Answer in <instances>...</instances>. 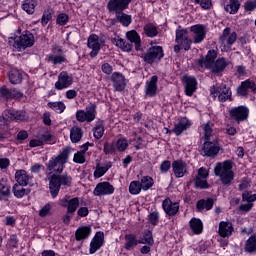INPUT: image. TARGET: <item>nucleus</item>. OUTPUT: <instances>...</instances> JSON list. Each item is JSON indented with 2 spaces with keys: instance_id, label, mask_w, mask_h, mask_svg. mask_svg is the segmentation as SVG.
<instances>
[{
  "instance_id": "1",
  "label": "nucleus",
  "mask_w": 256,
  "mask_h": 256,
  "mask_svg": "<svg viewBox=\"0 0 256 256\" xmlns=\"http://www.w3.org/2000/svg\"><path fill=\"white\" fill-rule=\"evenodd\" d=\"M71 149L64 148L57 156H52L46 163L47 171L54 173V175H61L65 169V164L69 161Z\"/></svg>"
},
{
  "instance_id": "2",
  "label": "nucleus",
  "mask_w": 256,
  "mask_h": 256,
  "mask_svg": "<svg viewBox=\"0 0 256 256\" xmlns=\"http://www.w3.org/2000/svg\"><path fill=\"white\" fill-rule=\"evenodd\" d=\"M233 165V160H225L223 162L216 163L214 173L216 177H220L222 184L229 186L231 183H233V179H235Z\"/></svg>"
},
{
  "instance_id": "3",
  "label": "nucleus",
  "mask_w": 256,
  "mask_h": 256,
  "mask_svg": "<svg viewBox=\"0 0 256 256\" xmlns=\"http://www.w3.org/2000/svg\"><path fill=\"white\" fill-rule=\"evenodd\" d=\"M73 177L67 174H52L49 178V191L52 199H56L62 187H71Z\"/></svg>"
},
{
  "instance_id": "4",
  "label": "nucleus",
  "mask_w": 256,
  "mask_h": 256,
  "mask_svg": "<svg viewBox=\"0 0 256 256\" xmlns=\"http://www.w3.org/2000/svg\"><path fill=\"white\" fill-rule=\"evenodd\" d=\"M11 39L14 42L13 47L17 51H25V49H29V47L35 45V36L28 30L23 31L19 36L12 37Z\"/></svg>"
},
{
  "instance_id": "5",
  "label": "nucleus",
  "mask_w": 256,
  "mask_h": 256,
  "mask_svg": "<svg viewBox=\"0 0 256 256\" xmlns=\"http://www.w3.org/2000/svg\"><path fill=\"white\" fill-rule=\"evenodd\" d=\"M211 95L218 97L220 103H226V101H233V92L230 87H227V84L220 83L216 84L210 89Z\"/></svg>"
},
{
  "instance_id": "6",
  "label": "nucleus",
  "mask_w": 256,
  "mask_h": 256,
  "mask_svg": "<svg viewBox=\"0 0 256 256\" xmlns=\"http://www.w3.org/2000/svg\"><path fill=\"white\" fill-rule=\"evenodd\" d=\"M165 57V51L163 50V46H151L146 53L143 55L144 63L148 65H153V63H157L161 61Z\"/></svg>"
},
{
  "instance_id": "7",
  "label": "nucleus",
  "mask_w": 256,
  "mask_h": 256,
  "mask_svg": "<svg viewBox=\"0 0 256 256\" xmlns=\"http://www.w3.org/2000/svg\"><path fill=\"white\" fill-rule=\"evenodd\" d=\"M97 117V104H90V106L86 107L85 110H78L76 112V120L79 123H91L95 121V118Z\"/></svg>"
},
{
  "instance_id": "8",
  "label": "nucleus",
  "mask_w": 256,
  "mask_h": 256,
  "mask_svg": "<svg viewBox=\"0 0 256 256\" xmlns=\"http://www.w3.org/2000/svg\"><path fill=\"white\" fill-rule=\"evenodd\" d=\"M249 107L240 105L229 110V117L235 123H243L249 119Z\"/></svg>"
},
{
  "instance_id": "9",
  "label": "nucleus",
  "mask_w": 256,
  "mask_h": 256,
  "mask_svg": "<svg viewBox=\"0 0 256 256\" xmlns=\"http://www.w3.org/2000/svg\"><path fill=\"white\" fill-rule=\"evenodd\" d=\"M131 2L128 0H108L106 9L111 15H118L119 13L127 11Z\"/></svg>"
},
{
  "instance_id": "10",
  "label": "nucleus",
  "mask_w": 256,
  "mask_h": 256,
  "mask_svg": "<svg viewBox=\"0 0 256 256\" xmlns=\"http://www.w3.org/2000/svg\"><path fill=\"white\" fill-rule=\"evenodd\" d=\"M219 55V51L215 49L208 50L206 56H201L197 61L196 64L198 67L203 69H211L213 65H215V61H217V56Z\"/></svg>"
},
{
  "instance_id": "11",
  "label": "nucleus",
  "mask_w": 256,
  "mask_h": 256,
  "mask_svg": "<svg viewBox=\"0 0 256 256\" xmlns=\"http://www.w3.org/2000/svg\"><path fill=\"white\" fill-rule=\"evenodd\" d=\"M73 83V74H69L67 71H62L58 75V80L54 84V89L63 91L64 89H69Z\"/></svg>"
},
{
  "instance_id": "12",
  "label": "nucleus",
  "mask_w": 256,
  "mask_h": 256,
  "mask_svg": "<svg viewBox=\"0 0 256 256\" xmlns=\"http://www.w3.org/2000/svg\"><path fill=\"white\" fill-rule=\"evenodd\" d=\"M103 43H105V40H99V36L97 34H90L87 39V47L92 50L90 52L91 59H95V57L99 55V51H101Z\"/></svg>"
},
{
  "instance_id": "13",
  "label": "nucleus",
  "mask_w": 256,
  "mask_h": 256,
  "mask_svg": "<svg viewBox=\"0 0 256 256\" xmlns=\"http://www.w3.org/2000/svg\"><path fill=\"white\" fill-rule=\"evenodd\" d=\"M221 151V146L219 145V140L211 141V139L204 140V144L202 146V152L205 157L215 158L216 155H219Z\"/></svg>"
},
{
  "instance_id": "14",
  "label": "nucleus",
  "mask_w": 256,
  "mask_h": 256,
  "mask_svg": "<svg viewBox=\"0 0 256 256\" xmlns=\"http://www.w3.org/2000/svg\"><path fill=\"white\" fill-rule=\"evenodd\" d=\"M58 205L67 209L68 213H74L79 209V197L71 198L69 195H65L63 198L59 199Z\"/></svg>"
},
{
  "instance_id": "15",
  "label": "nucleus",
  "mask_w": 256,
  "mask_h": 256,
  "mask_svg": "<svg viewBox=\"0 0 256 256\" xmlns=\"http://www.w3.org/2000/svg\"><path fill=\"white\" fill-rule=\"evenodd\" d=\"M115 187L108 181L99 182L93 190L94 197H105L106 195H113Z\"/></svg>"
},
{
  "instance_id": "16",
  "label": "nucleus",
  "mask_w": 256,
  "mask_h": 256,
  "mask_svg": "<svg viewBox=\"0 0 256 256\" xmlns=\"http://www.w3.org/2000/svg\"><path fill=\"white\" fill-rule=\"evenodd\" d=\"M219 41L224 45V47L231 49V47H233L237 42V32H231V28L226 27L223 30L222 35L219 37Z\"/></svg>"
},
{
  "instance_id": "17",
  "label": "nucleus",
  "mask_w": 256,
  "mask_h": 256,
  "mask_svg": "<svg viewBox=\"0 0 256 256\" xmlns=\"http://www.w3.org/2000/svg\"><path fill=\"white\" fill-rule=\"evenodd\" d=\"M249 89L252 91V93H256V83L254 80L246 79L237 87L236 95L238 97H249Z\"/></svg>"
},
{
  "instance_id": "18",
  "label": "nucleus",
  "mask_w": 256,
  "mask_h": 256,
  "mask_svg": "<svg viewBox=\"0 0 256 256\" xmlns=\"http://www.w3.org/2000/svg\"><path fill=\"white\" fill-rule=\"evenodd\" d=\"M111 81L113 88L115 91H118V93H123L125 89H127V79L125 78V75L121 72H114L111 76Z\"/></svg>"
},
{
  "instance_id": "19",
  "label": "nucleus",
  "mask_w": 256,
  "mask_h": 256,
  "mask_svg": "<svg viewBox=\"0 0 256 256\" xmlns=\"http://www.w3.org/2000/svg\"><path fill=\"white\" fill-rule=\"evenodd\" d=\"M103 245H105V233L103 231H98L90 241V255H95V252L99 251Z\"/></svg>"
},
{
  "instance_id": "20",
  "label": "nucleus",
  "mask_w": 256,
  "mask_h": 256,
  "mask_svg": "<svg viewBox=\"0 0 256 256\" xmlns=\"http://www.w3.org/2000/svg\"><path fill=\"white\" fill-rule=\"evenodd\" d=\"M162 209L168 217H175L179 213V202H173L171 198L162 201Z\"/></svg>"
},
{
  "instance_id": "21",
  "label": "nucleus",
  "mask_w": 256,
  "mask_h": 256,
  "mask_svg": "<svg viewBox=\"0 0 256 256\" xmlns=\"http://www.w3.org/2000/svg\"><path fill=\"white\" fill-rule=\"evenodd\" d=\"M191 33H194V41L196 45L199 43H203L205 41V37H207V30L203 24H195L190 27Z\"/></svg>"
},
{
  "instance_id": "22",
  "label": "nucleus",
  "mask_w": 256,
  "mask_h": 256,
  "mask_svg": "<svg viewBox=\"0 0 256 256\" xmlns=\"http://www.w3.org/2000/svg\"><path fill=\"white\" fill-rule=\"evenodd\" d=\"M172 171L177 179L185 177V174H187V162L183 159L174 160L172 162Z\"/></svg>"
},
{
  "instance_id": "23",
  "label": "nucleus",
  "mask_w": 256,
  "mask_h": 256,
  "mask_svg": "<svg viewBox=\"0 0 256 256\" xmlns=\"http://www.w3.org/2000/svg\"><path fill=\"white\" fill-rule=\"evenodd\" d=\"M191 127V121L189 119L184 118L178 121L177 124L174 125V128L169 130L167 129L166 133H174L176 137H181L184 131H187Z\"/></svg>"
},
{
  "instance_id": "24",
  "label": "nucleus",
  "mask_w": 256,
  "mask_h": 256,
  "mask_svg": "<svg viewBox=\"0 0 256 256\" xmlns=\"http://www.w3.org/2000/svg\"><path fill=\"white\" fill-rule=\"evenodd\" d=\"M185 83V94L187 97H193V93L197 91V78L195 76H183Z\"/></svg>"
},
{
  "instance_id": "25",
  "label": "nucleus",
  "mask_w": 256,
  "mask_h": 256,
  "mask_svg": "<svg viewBox=\"0 0 256 256\" xmlns=\"http://www.w3.org/2000/svg\"><path fill=\"white\" fill-rule=\"evenodd\" d=\"M235 232V228L233 227V223L230 221H221L219 223L218 233L220 237H231Z\"/></svg>"
},
{
  "instance_id": "26",
  "label": "nucleus",
  "mask_w": 256,
  "mask_h": 256,
  "mask_svg": "<svg viewBox=\"0 0 256 256\" xmlns=\"http://www.w3.org/2000/svg\"><path fill=\"white\" fill-rule=\"evenodd\" d=\"M92 229L89 225L80 226L75 231V239L76 241H85L91 237Z\"/></svg>"
},
{
  "instance_id": "27",
  "label": "nucleus",
  "mask_w": 256,
  "mask_h": 256,
  "mask_svg": "<svg viewBox=\"0 0 256 256\" xmlns=\"http://www.w3.org/2000/svg\"><path fill=\"white\" fill-rule=\"evenodd\" d=\"M214 205L215 200H213V198L200 199L196 202V210L198 213H202V211H211Z\"/></svg>"
},
{
  "instance_id": "28",
  "label": "nucleus",
  "mask_w": 256,
  "mask_h": 256,
  "mask_svg": "<svg viewBox=\"0 0 256 256\" xmlns=\"http://www.w3.org/2000/svg\"><path fill=\"white\" fill-rule=\"evenodd\" d=\"M32 177L29 176V174L23 170L19 169L15 172V181L17 185L26 186L29 185V181H31Z\"/></svg>"
},
{
  "instance_id": "29",
  "label": "nucleus",
  "mask_w": 256,
  "mask_h": 256,
  "mask_svg": "<svg viewBox=\"0 0 256 256\" xmlns=\"http://www.w3.org/2000/svg\"><path fill=\"white\" fill-rule=\"evenodd\" d=\"M126 39L130 41V43H134L135 51H141V36L137 32V30H130L126 33Z\"/></svg>"
},
{
  "instance_id": "30",
  "label": "nucleus",
  "mask_w": 256,
  "mask_h": 256,
  "mask_svg": "<svg viewBox=\"0 0 256 256\" xmlns=\"http://www.w3.org/2000/svg\"><path fill=\"white\" fill-rule=\"evenodd\" d=\"M24 187L26 186H23L21 184H14L12 186V193L16 199H23V197H27V195H30L31 189Z\"/></svg>"
},
{
  "instance_id": "31",
  "label": "nucleus",
  "mask_w": 256,
  "mask_h": 256,
  "mask_svg": "<svg viewBox=\"0 0 256 256\" xmlns=\"http://www.w3.org/2000/svg\"><path fill=\"white\" fill-rule=\"evenodd\" d=\"M228 66H229V62L225 59V57H219L214 62V64L210 69L212 73L219 74V73H223V71H225V69H227Z\"/></svg>"
},
{
  "instance_id": "32",
  "label": "nucleus",
  "mask_w": 256,
  "mask_h": 256,
  "mask_svg": "<svg viewBox=\"0 0 256 256\" xmlns=\"http://www.w3.org/2000/svg\"><path fill=\"white\" fill-rule=\"evenodd\" d=\"M157 81H159V77L154 75L151 77L150 81L147 82L146 95L148 97H155V95H157Z\"/></svg>"
},
{
  "instance_id": "33",
  "label": "nucleus",
  "mask_w": 256,
  "mask_h": 256,
  "mask_svg": "<svg viewBox=\"0 0 256 256\" xmlns=\"http://www.w3.org/2000/svg\"><path fill=\"white\" fill-rule=\"evenodd\" d=\"M8 79L12 85L23 83V74L19 69L13 68L8 72Z\"/></svg>"
},
{
  "instance_id": "34",
  "label": "nucleus",
  "mask_w": 256,
  "mask_h": 256,
  "mask_svg": "<svg viewBox=\"0 0 256 256\" xmlns=\"http://www.w3.org/2000/svg\"><path fill=\"white\" fill-rule=\"evenodd\" d=\"M8 117L11 121H27V119H29L27 112L13 109L8 110Z\"/></svg>"
},
{
  "instance_id": "35",
  "label": "nucleus",
  "mask_w": 256,
  "mask_h": 256,
  "mask_svg": "<svg viewBox=\"0 0 256 256\" xmlns=\"http://www.w3.org/2000/svg\"><path fill=\"white\" fill-rule=\"evenodd\" d=\"M189 227L194 235H201L203 233V221L199 218H192L189 221Z\"/></svg>"
},
{
  "instance_id": "36",
  "label": "nucleus",
  "mask_w": 256,
  "mask_h": 256,
  "mask_svg": "<svg viewBox=\"0 0 256 256\" xmlns=\"http://www.w3.org/2000/svg\"><path fill=\"white\" fill-rule=\"evenodd\" d=\"M113 167V163L107 162L104 166H101L99 163L96 164V168L94 170V179H101Z\"/></svg>"
},
{
  "instance_id": "37",
  "label": "nucleus",
  "mask_w": 256,
  "mask_h": 256,
  "mask_svg": "<svg viewBox=\"0 0 256 256\" xmlns=\"http://www.w3.org/2000/svg\"><path fill=\"white\" fill-rule=\"evenodd\" d=\"M244 251L250 255H255L256 253V233L252 234L246 241L244 246Z\"/></svg>"
},
{
  "instance_id": "38",
  "label": "nucleus",
  "mask_w": 256,
  "mask_h": 256,
  "mask_svg": "<svg viewBox=\"0 0 256 256\" xmlns=\"http://www.w3.org/2000/svg\"><path fill=\"white\" fill-rule=\"evenodd\" d=\"M125 239V244H124V249L126 251H133L135 247H137V235L135 234H126L124 236Z\"/></svg>"
},
{
  "instance_id": "39",
  "label": "nucleus",
  "mask_w": 256,
  "mask_h": 256,
  "mask_svg": "<svg viewBox=\"0 0 256 256\" xmlns=\"http://www.w3.org/2000/svg\"><path fill=\"white\" fill-rule=\"evenodd\" d=\"M83 139V129L79 126H74L70 129V141L72 143H79Z\"/></svg>"
},
{
  "instance_id": "40",
  "label": "nucleus",
  "mask_w": 256,
  "mask_h": 256,
  "mask_svg": "<svg viewBox=\"0 0 256 256\" xmlns=\"http://www.w3.org/2000/svg\"><path fill=\"white\" fill-rule=\"evenodd\" d=\"M11 197V186L0 181V201H9Z\"/></svg>"
},
{
  "instance_id": "41",
  "label": "nucleus",
  "mask_w": 256,
  "mask_h": 256,
  "mask_svg": "<svg viewBox=\"0 0 256 256\" xmlns=\"http://www.w3.org/2000/svg\"><path fill=\"white\" fill-rule=\"evenodd\" d=\"M241 8V2L239 0H229V4L224 6V9L230 15H237L239 13V9Z\"/></svg>"
},
{
  "instance_id": "42",
  "label": "nucleus",
  "mask_w": 256,
  "mask_h": 256,
  "mask_svg": "<svg viewBox=\"0 0 256 256\" xmlns=\"http://www.w3.org/2000/svg\"><path fill=\"white\" fill-rule=\"evenodd\" d=\"M117 21L121 23L122 27H129L133 23V16L125 12H120L117 14Z\"/></svg>"
},
{
  "instance_id": "43",
  "label": "nucleus",
  "mask_w": 256,
  "mask_h": 256,
  "mask_svg": "<svg viewBox=\"0 0 256 256\" xmlns=\"http://www.w3.org/2000/svg\"><path fill=\"white\" fill-rule=\"evenodd\" d=\"M35 7H37V0H23L22 2V10L28 15L35 13Z\"/></svg>"
},
{
  "instance_id": "44",
  "label": "nucleus",
  "mask_w": 256,
  "mask_h": 256,
  "mask_svg": "<svg viewBox=\"0 0 256 256\" xmlns=\"http://www.w3.org/2000/svg\"><path fill=\"white\" fill-rule=\"evenodd\" d=\"M143 30L146 37H150V39H153V37H157L159 35V30H157V26H155V24L151 22L144 25Z\"/></svg>"
},
{
  "instance_id": "45",
  "label": "nucleus",
  "mask_w": 256,
  "mask_h": 256,
  "mask_svg": "<svg viewBox=\"0 0 256 256\" xmlns=\"http://www.w3.org/2000/svg\"><path fill=\"white\" fill-rule=\"evenodd\" d=\"M40 141H42V145H55L57 143V138L55 135L45 132L39 135Z\"/></svg>"
},
{
  "instance_id": "46",
  "label": "nucleus",
  "mask_w": 256,
  "mask_h": 256,
  "mask_svg": "<svg viewBox=\"0 0 256 256\" xmlns=\"http://www.w3.org/2000/svg\"><path fill=\"white\" fill-rule=\"evenodd\" d=\"M47 107L58 114L65 113V109H67V106L63 101L48 102Z\"/></svg>"
},
{
  "instance_id": "47",
  "label": "nucleus",
  "mask_w": 256,
  "mask_h": 256,
  "mask_svg": "<svg viewBox=\"0 0 256 256\" xmlns=\"http://www.w3.org/2000/svg\"><path fill=\"white\" fill-rule=\"evenodd\" d=\"M48 61L52 63V65H63V63H69V61L67 60V56H65L64 54H50L48 56Z\"/></svg>"
},
{
  "instance_id": "48",
  "label": "nucleus",
  "mask_w": 256,
  "mask_h": 256,
  "mask_svg": "<svg viewBox=\"0 0 256 256\" xmlns=\"http://www.w3.org/2000/svg\"><path fill=\"white\" fill-rule=\"evenodd\" d=\"M140 185L142 187V191H149L155 185V180L151 176H142L140 179Z\"/></svg>"
},
{
  "instance_id": "49",
  "label": "nucleus",
  "mask_w": 256,
  "mask_h": 256,
  "mask_svg": "<svg viewBox=\"0 0 256 256\" xmlns=\"http://www.w3.org/2000/svg\"><path fill=\"white\" fill-rule=\"evenodd\" d=\"M116 47L121 48L126 53H131V51H133V44L122 38L116 40Z\"/></svg>"
},
{
  "instance_id": "50",
  "label": "nucleus",
  "mask_w": 256,
  "mask_h": 256,
  "mask_svg": "<svg viewBox=\"0 0 256 256\" xmlns=\"http://www.w3.org/2000/svg\"><path fill=\"white\" fill-rule=\"evenodd\" d=\"M52 19H53V9L46 8L41 17L42 27H47V25L49 24V21H51Z\"/></svg>"
},
{
  "instance_id": "51",
  "label": "nucleus",
  "mask_w": 256,
  "mask_h": 256,
  "mask_svg": "<svg viewBox=\"0 0 256 256\" xmlns=\"http://www.w3.org/2000/svg\"><path fill=\"white\" fill-rule=\"evenodd\" d=\"M143 191V188L141 186V182L139 180H134L130 182L129 185V193L130 195H139Z\"/></svg>"
},
{
  "instance_id": "52",
  "label": "nucleus",
  "mask_w": 256,
  "mask_h": 256,
  "mask_svg": "<svg viewBox=\"0 0 256 256\" xmlns=\"http://www.w3.org/2000/svg\"><path fill=\"white\" fill-rule=\"evenodd\" d=\"M11 118L9 117V110H6L2 116H0V129H10Z\"/></svg>"
},
{
  "instance_id": "53",
  "label": "nucleus",
  "mask_w": 256,
  "mask_h": 256,
  "mask_svg": "<svg viewBox=\"0 0 256 256\" xmlns=\"http://www.w3.org/2000/svg\"><path fill=\"white\" fill-rule=\"evenodd\" d=\"M93 135L95 139H101V137L105 135V126L103 125V122L97 124L93 128Z\"/></svg>"
},
{
  "instance_id": "54",
  "label": "nucleus",
  "mask_w": 256,
  "mask_h": 256,
  "mask_svg": "<svg viewBox=\"0 0 256 256\" xmlns=\"http://www.w3.org/2000/svg\"><path fill=\"white\" fill-rule=\"evenodd\" d=\"M69 23V15L67 13H59L56 17V25H60V27H65Z\"/></svg>"
},
{
  "instance_id": "55",
  "label": "nucleus",
  "mask_w": 256,
  "mask_h": 256,
  "mask_svg": "<svg viewBox=\"0 0 256 256\" xmlns=\"http://www.w3.org/2000/svg\"><path fill=\"white\" fill-rule=\"evenodd\" d=\"M23 92L19 88H10V101H19L23 99Z\"/></svg>"
},
{
  "instance_id": "56",
  "label": "nucleus",
  "mask_w": 256,
  "mask_h": 256,
  "mask_svg": "<svg viewBox=\"0 0 256 256\" xmlns=\"http://www.w3.org/2000/svg\"><path fill=\"white\" fill-rule=\"evenodd\" d=\"M103 153L106 155H115L117 153V148H115V143L105 142L103 147Z\"/></svg>"
},
{
  "instance_id": "57",
  "label": "nucleus",
  "mask_w": 256,
  "mask_h": 256,
  "mask_svg": "<svg viewBox=\"0 0 256 256\" xmlns=\"http://www.w3.org/2000/svg\"><path fill=\"white\" fill-rule=\"evenodd\" d=\"M195 5H199L203 11H209L213 9V1L212 0H199L194 2Z\"/></svg>"
},
{
  "instance_id": "58",
  "label": "nucleus",
  "mask_w": 256,
  "mask_h": 256,
  "mask_svg": "<svg viewBox=\"0 0 256 256\" xmlns=\"http://www.w3.org/2000/svg\"><path fill=\"white\" fill-rule=\"evenodd\" d=\"M129 147V142L127 138H119L116 142V149L120 152L123 153Z\"/></svg>"
},
{
  "instance_id": "59",
  "label": "nucleus",
  "mask_w": 256,
  "mask_h": 256,
  "mask_svg": "<svg viewBox=\"0 0 256 256\" xmlns=\"http://www.w3.org/2000/svg\"><path fill=\"white\" fill-rule=\"evenodd\" d=\"M0 97L4 101H11V88H7L6 85L0 87Z\"/></svg>"
},
{
  "instance_id": "60",
  "label": "nucleus",
  "mask_w": 256,
  "mask_h": 256,
  "mask_svg": "<svg viewBox=\"0 0 256 256\" xmlns=\"http://www.w3.org/2000/svg\"><path fill=\"white\" fill-rule=\"evenodd\" d=\"M160 215L158 211H153L148 215V221L153 227L159 225Z\"/></svg>"
},
{
  "instance_id": "61",
  "label": "nucleus",
  "mask_w": 256,
  "mask_h": 256,
  "mask_svg": "<svg viewBox=\"0 0 256 256\" xmlns=\"http://www.w3.org/2000/svg\"><path fill=\"white\" fill-rule=\"evenodd\" d=\"M195 187L196 189H209L211 185H209V182H207V180H203V178L196 177Z\"/></svg>"
},
{
  "instance_id": "62",
  "label": "nucleus",
  "mask_w": 256,
  "mask_h": 256,
  "mask_svg": "<svg viewBox=\"0 0 256 256\" xmlns=\"http://www.w3.org/2000/svg\"><path fill=\"white\" fill-rule=\"evenodd\" d=\"M143 238L145 243L149 246H153L155 243V240H153V232L151 230H145L143 232Z\"/></svg>"
},
{
  "instance_id": "63",
  "label": "nucleus",
  "mask_w": 256,
  "mask_h": 256,
  "mask_svg": "<svg viewBox=\"0 0 256 256\" xmlns=\"http://www.w3.org/2000/svg\"><path fill=\"white\" fill-rule=\"evenodd\" d=\"M242 201H246V203H255L256 194H252L251 191H245L242 194Z\"/></svg>"
},
{
  "instance_id": "64",
  "label": "nucleus",
  "mask_w": 256,
  "mask_h": 256,
  "mask_svg": "<svg viewBox=\"0 0 256 256\" xmlns=\"http://www.w3.org/2000/svg\"><path fill=\"white\" fill-rule=\"evenodd\" d=\"M51 209H53V205L46 203L44 207L39 210V217H47V215L51 214Z\"/></svg>"
}]
</instances>
